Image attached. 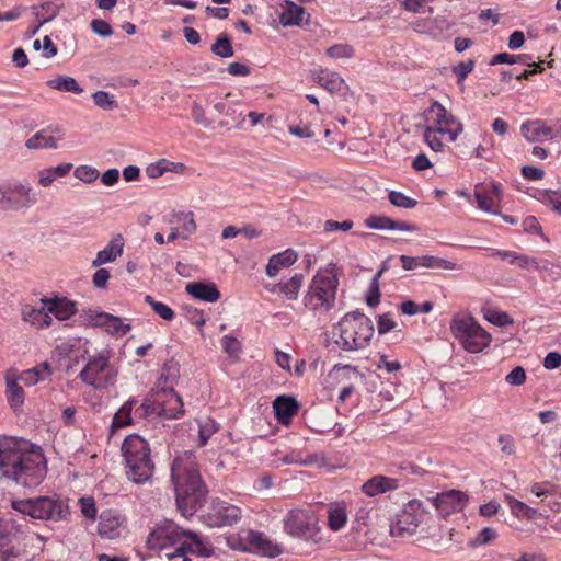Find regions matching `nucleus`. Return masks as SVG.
Instances as JSON below:
<instances>
[{"label":"nucleus","instance_id":"obj_20","mask_svg":"<svg viewBox=\"0 0 561 561\" xmlns=\"http://www.w3.org/2000/svg\"><path fill=\"white\" fill-rule=\"evenodd\" d=\"M242 516V511L239 506L221 502L218 503L213 513L209 515L211 527H227L237 524Z\"/></svg>","mask_w":561,"mask_h":561},{"label":"nucleus","instance_id":"obj_44","mask_svg":"<svg viewBox=\"0 0 561 561\" xmlns=\"http://www.w3.org/2000/svg\"><path fill=\"white\" fill-rule=\"evenodd\" d=\"M72 169L71 163H61L57 167L43 169L39 171L38 183L43 187L49 186L56 179L66 176Z\"/></svg>","mask_w":561,"mask_h":561},{"label":"nucleus","instance_id":"obj_37","mask_svg":"<svg viewBox=\"0 0 561 561\" xmlns=\"http://www.w3.org/2000/svg\"><path fill=\"white\" fill-rule=\"evenodd\" d=\"M504 501L508 505L511 513L518 519L534 520L540 516L537 508L527 505L513 495L505 494Z\"/></svg>","mask_w":561,"mask_h":561},{"label":"nucleus","instance_id":"obj_42","mask_svg":"<svg viewBox=\"0 0 561 561\" xmlns=\"http://www.w3.org/2000/svg\"><path fill=\"white\" fill-rule=\"evenodd\" d=\"M534 198L542 205L549 207L552 211L561 216V188L560 190H536Z\"/></svg>","mask_w":561,"mask_h":561},{"label":"nucleus","instance_id":"obj_52","mask_svg":"<svg viewBox=\"0 0 561 561\" xmlns=\"http://www.w3.org/2000/svg\"><path fill=\"white\" fill-rule=\"evenodd\" d=\"M93 102L96 106L105 111H112L117 107L115 96L107 91L99 90L92 94Z\"/></svg>","mask_w":561,"mask_h":561},{"label":"nucleus","instance_id":"obj_39","mask_svg":"<svg viewBox=\"0 0 561 561\" xmlns=\"http://www.w3.org/2000/svg\"><path fill=\"white\" fill-rule=\"evenodd\" d=\"M305 14L306 11L302 7L293 1H286L279 14V22L283 26L300 25Z\"/></svg>","mask_w":561,"mask_h":561},{"label":"nucleus","instance_id":"obj_23","mask_svg":"<svg viewBox=\"0 0 561 561\" xmlns=\"http://www.w3.org/2000/svg\"><path fill=\"white\" fill-rule=\"evenodd\" d=\"M41 304L46 305L47 313L59 321L70 319L76 312V304L65 297L42 298Z\"/></svg>","mask_w":561,"mask_h":561},{"label":"nucleus","instance_id":"obj_41","mask_svg":"<svg viewBox=\"0 0 561 561\" xmlns=\"http://www.w3.org/2000/svg\"><path fill=\"white\" fill-rule=\"evenodd\" d=\"M31 9L35 19L39 22V25H44L53 21L59 14L60 4L56 1H45L33 5Z\"/></svg>","mask_w":561,"mask_h":561},{"label":"nucleus","instance_id":"obj_34","mask_svg":"<svg viewBox=\"0 0 561 561\" xmlns=\"http://www.w3.org/2000/svg\"><path fill=\"white\" fill-rule=\"evenodd\" d=\"M317 82L331 94L342 93L346 89L344 79L335 71L320 69L317 73Z\"/></svg>","mask_w":561,"mask_h":561},{"label":"nucleus","instance_id":"obj_64","mask_svg":"<svg viewBox=\"0 0 561 561\" xmlns=\"http://www.w3.org/2000/svg\"><path fill=\"white\" fill-rule=\"evenodd\" d=\"M501 451L507 456H512L516 453L515 439L508 434H501L497 437Z\"/></svg>","mask_w":561,"mask_h":561},{"label":"nucleus","instance_id":"obj_63","mask_svg":"<svg viewBox=\"0 0 561 561\" xmlns=\"http://www.w3.org/2000/svg\"><path fill=\"white\" fill-rule=\"evenodd\" d=\"M505 381L511 386H522L526 381V371L522 366L513 368L506 376Z\"/></svg>","mask_w":561,"mask_h":561},{"label":"nucleus","instance_id":"obj_50","mask_svg":"<svg viewBox=\"0 0 561 561\" xmlns=\"http://www.w3.org/2000/svg\"><path fill=\"white\" fill-rule=\"evenodd\" d=\"M517 62L522 65H530V57L528 55H512L508 53H500L494 55L490 60L491 66L499 64L514 65Z\"/></svg>","mask_w":561,"mask_h":561},{"label":"nucleus","instance_id":"obj_21","mask_svg":"<svg viewBox=\"0 0 561 561\" xmlns=\"http://www.w3.org/2000/svg\"><path fill=\"white\" fill-rule=\"evenodd\" d=\"M91 322L93 325L104 329L108 334L116 337L126 335L131 329V325L126 323L124 319L107 312L95 313L91 317Z\"/></svg>","mask_w":561,"mask_h":561},{"label":"nucleus","instance_id":"obj_22","mask_svg":"<svg viewBox=\"0 0 561 561\" xmlns=\"http://www.w3.org/2000/svg\"><path fill=\"white\" fill-rule=\"evenodd\" d=\"M401 479L392 478L382 474H376L369 478L363 485L362 492L369 496L375 497L387 492L396 491L401 486Z\"/></svg>","mask_w":561,"mask_h":561},{"label":"nucleus","instance_id":"obj_18","mask_svg":"<svg viewBox=\"0 0 561 561\" xmlns=\"http://www.w3.org/2000/svg\"><path fill=\"white\" fill-rule=\"evenodd\" d=\"M501 192L502 185L499 182H493L488 186L478 184L473 194L477 207L485 213L497 214L495 206L501 199Z\"/></svg>","mask_w":561,"mask_h":561},{"label":"nucleus","instance_id":"obj_55","mask_svg":"<svg viewBox=\"0 0 561 561\" xmlns=\"http://www.w3.org/2000/svg\"><path fill=\"white\" fill-rule=\"evenodd\" d=\"M484 318L492 324L504 328L513 323V319L508 313L495 309H488Z\"/></svg>","mask_w":561,"mask_h":561},{"label":"nucleus","instance_id":"obj_54","mask_svg":"<svg viewBox=\"0 0 561 561\" xmlns=\"http://www.w3.org/2000/svg\"><path fill=\"white\" fill-rule=\"evenodd\" d=\"M386 270V266H382L378 273L373 277L368 293L366 295V302L369 307H375L379 304L380 300V291H379V277L382 272Z\"/></svg>","mask_w":561,"mask_h":561},{"label":"nucleus","instance_id":"obj_27","mask_svg":"<svg viewBox=\"0 0 561 561\" xmlns=\"http://www.w3.org/2000/svg\"><path fill=\"white\" fill-rule=\"evenodd\" d=\"M22 320L36 329L48 328L51 324V317L47 313L46 305L41 307L24 305L21 310Z\"/></svg>","mask_w":561,"mask_h":561},{"label":"nucleus","instance_id":"obj_14","mask_svg":"<svg viewBox=\"0 0 561 561\" xmlns=\"http://www.w3.org/2000/svg\"><path fill=\"white\" fill-rule=\"evenodd\" d=\"M182 528L172 520L158 524L148 535L147 547L151 550H162L168 547H178Z\"/></svg>","mask_w":561,"mask_h":561},{"label":"nucleus","instance_id":"obj_53","mask_svg":"<svg viewBox=\"0 0 561 561\" xmlns=\"http://www.w3.org/2000/svg\"><path fill=\"white\" fill-rule=\"evenodd\" d=\"M421 267L455 270L456 263L433 255L420 256Z\"/></svg>","mask_w":561,"mask_h":561},{"label":"nucleus","instance_id":"obj_1","mask_svg":"<svg viewBox=\"0 0 561 561\" xmlns=\"http://www.w3.org/2000/svg\"><path fill=\"white\" fill-rule=\"evenodd\" d=\"M0 472L23 486H37L47 472L43 449L21 437L0 436Z\"/></svg>","mask_w":561,"mask_h":561},{"label":"nucleus","instance_id":"obj_61","mask_svg":"<svg viewBox=\"0 0 561 561\" xmlns=\"http://www.w3.org/2000/svg\"><path fill=\"white\" fill-rule=\"evenodd\" d=\"M81 513L88 519L94 520L96 518V506L94 499L91 496H83L79 499Z\"/></svg>","mask_w":561,"mask_h":561},{"label":"nucleus","instance_id":"obj_4","mask_svg":"<svg viewBox=\"0 0 561 561\" xmlns=\"http://www.w3.org/2000/svg\"><path fill=\"white\" fill-rule=\"evenodd\" d=\"M374 333L370 318L357 310L345 313L332 330L334 343L344 352L366 348Z\"/></svg>","mask_w":561,"mask_h":561},{"label":"nucleus","instance_id":"obj_57","mask_svg":"<svg viewBox=\"0 0 561 561\" xmlns=\"http://www.w3.org/2000/svg\"><path fill=\"white\" fill-rule=\"evenodd\" d=\"M389 202L400 208L411 209L414 208L417 204V202L402 192L399 191H390L388 194Z\"/></svg>","mask_w":561,"mask_h":561},{"label":"nucleus","instance_id":"obj_8","mask_svg":"<svg viewBox=\"0 0 561 561\" xmlns=\"http://www.w3.org/2000/svg\"><path fill=\"white\" fill-rule=\"evenodd\" d=\"M110 350H102L90 356L78 377L83 383L95 390H104L115 385L117 369L110 364Z\"/></svg>","mask_w":561,"mask_h":561},{"label":"nucleus","instance_id":"obj_40","mask_svg":"<svg viewBox=\"0 0 561 561\" xmlns=\"http://www.w3.org/2000/svg\"><path fill=\"white\" fill-rule=\"evenodd\" d=\"M388 471L391 474H398L403 478L409 476L422 477L426 472L422 467L408 459L391 461L388 465Z\"/></svg>","mask_w":561,"mask_h":561},{"label":"nucleus","instance_id":"obj_51","mask_svg":"<svg viewBox=\"0 0 561 561\" xmlns=\"http://www.w3.org/2000/svg\"><path fill=\"white\" fill-rule=\"evenodd\" d=\"M145 301L151 307V309L163 320L172 321L175 318L173 309L161 301L154 300L151 296L147 295Z\"/></svg>","mask_w":561,"mask_h":561},{"label":"nucleus","instance_id":"obj_30","mask_svg":"<svg viewBox=\"0 0 561 561\" xmlns=\"http://www.w3.org/2000/svg\"><path fill=\"white\" fill-rule=\"evenodd\" d=\"M62 136V133L57 129L55 131L41 129L26 140L25 146L28 149H56Z\"/></svg>","mask_w":561,"mask_h":561},{"label":"nucleus","instance_id":"obj_16","mask_svg":"<svg viewBox=\"0 0 561 561\" xmlns=\"http://www.w3.org/2000/svg\"><path fill=\"white\" fill-rule=\"evenodd\" d=\"M178 542L180 551H185L199 558H208L214 553V547L210 541L194 531L182 529Z\"/></svg>","mask_w":561,"mask_h":561},{"label":"nucleus","instance_id":"obj_48","mask_svg":"<svg viewBox=\"0 0 561 561\" xmlns=\"http://www.w3.org/2000/svg\"><path fill=\"white\" fill-rule=\"evenodd\" d=\"M133 416L135 421L157 416L151 393L147 396L141 403L138 402L134 407Z\"/></svg>","mask_w":561,"mask_h":561},{"label":"nucleus","instance_id":"obj_45","mask_svg":"<svg viewBox=\"0 0 561 561\" xmlns=\"http://www.w3.org/2000/svg\"><path fill=\"white\" fill-rule=\"evenodd\" d=\"M19 380L8 379L7 380V400L9 405L18 411L24 404V390L22 386L19 385Z\"/></svg>","mask_w":561,"mask_h":561},{"label":"nucleus","instance_id":"obj_38","mask_svg":"<svg viewBox=\"0 0 561 561\" xmlns=\"http://www.w3.org/2000/svg\"><path fill=\"white\" fill-rule=\"evenodd\" d=\"M304 283V275L300 273H296L293 275L288 280L280 282L276 285H274L268 290L273 294L280 293L285 295V297L289 300L297 299L299 295V290Z\"/></svg>","mask_w":561,"mask_h":561},{"label":"nucleus","instance_id":"obj_24","mask_svg":"<svg viewBox=\"0 0 561 561\" xmlns=\"http://www.w3.org/2000/svg\"><path fill=\"white\" fill-rule=\"evenodd\" d=\"M520 133L530 142L552 140V128L545 121L534 119L522 124Z\"/></svg>","mask_w":561,"mask_h":561},{"label":"nucleus","instance_id":"obj_17","mask_svg":"<svg viewBox=\"0 0 561 561\" xmlns=\"http://www.w3.org/2000/svg\"><path fill=\"white\" fill-rule=\"evenodd\" d=\"M31 192L32 187L28 185L13 184L5 191H0V204L11 209L27 208L36 202Z\"/></svg>","mask_w":561,"mask_h":561},{"label":"nucleus","instance_id":"obj_46","mask_svg":"<svg viewBox=\"0 0 561 561\" xmlns=\"http://www.w3.org/2000/svg\"><path fill=\"white\" fill-rule=\"evenodd\" d=\"M198 423V444L205 446L209 438L219 431V423L211 417H203L197 421Z\"/></svg>","mask_w":561,"mask_h":561},{"label":"nucleus","instance_id":"obj_25","mask_svg":"<svg viewBox=\"0 0 561 561\" xmlns=\"http://www.w3.org/2000/svg\"><path fill=\"white\" fill-rule=\"evenodd\" d=\"M124 238L122 234L113 237L108 243L100 250L92 261L93 267H99L103 264L112 263L119 257L124 252Z\"/></svg>","mask_w":561,"mask_h":561},{"label":"nucleus","instance_id":"obj_36","mask_svg":"<svg viewBox=\"0 0 561 561\" xmlns=\"http://www.w3.org/2000/svg\"><path fill=\"white\" fill-rule=\"evenodd\" d=\"M137 403H138V399L133 397V398H129L119 408V410L114 414L113 420H112V424H111L112 433L115 430L129 426L135 422L134 416H133V410Z\"/></svg>","mask_w":561,"mask_h":561},{"label":"nucleus","instance_id":"obj_28","mask_svg":"<svg viewBox=\"0 0 561 561\" xmlns=\"http://www.w3.org/2000/svg\"><path fill=\"white\" fill-rule=\"evenodd\" d=\"M15 533L14 523L0 517V561H10L14 557L12 540Z\"/></svg>","mask_w":561,"mask_h":561},{"label":"nucleus","instance_id":"obj_5","mask_svg":"<svg viewBox=\"0 0 561 561\" xmlns=\"http://www.w3.org/2000/svg\"><path fill=\"white\" fill-rule=\"evenodd\" d=\"M121 450L127 479L136 484L148 482L154 472L149 443L138 434H130L123 440Z\"/></svg>","mask_w":561,"mask_h":561},{"label":"nucleus","instance_id":"obj_11","mask_svg":"<svg viewBox=\"0 0 561 561\" xmlns=\"http://www.w3.org/2000/svg\"><path fill=\"white\" fill-rule=\"evenodd\" d=\"M231 548L267 558H276L284 552L280 543L271 540L261 531L247 530L238 538L230 539Z\"/></svg>","mask_w":561,"mask_h":561},{"label":"nucleus","instance_id":"obj_35","mask_svg":"<svg viewBox=\"0 0 561 561\" xmlns=\"http://www.w3.org/2000/svg\"><path fill=\"white\" fill-rule=\"evenodd\" d=\"M53 374V369L47 362H43L33 368L23 370L18 380L25 387H32L46 380Z\"/></svg>","mask_w":561,"mask_h":561},{"label":"nucleus","instance_id":"obj_6","mask_svg":"<svg viewBox=\"0 0 561 561\" xmlns=\"http://www.w3.org/2000/svg\"><path fill=\"white\" fill-rule=\"evenodd\" d=\"M339 277L334 267L319 270L304 295V306L314 316L328 313L335 306Z\"/></svg>","mask_w":561,"mask_h":561},{"label":"nucleus","instance_id":"obj_49","mask_svg":"<svg viewBox=\"0 0 561 561\" xmlns=\"http://www.w3.org/2000/svg\"><path fill=\"white\" fill-rule=\"evenodd\" d=\"M211 51L221 58L233 56L234 51L227 34L222 33L217 37L216 42L211 45Z\"/></svg>","mask_w":561,"mask_h":561},{"label":"nucleus","instance_id":"obj_19","mask_svg":"<svg viewBox=\"0 0 561 561\" xmlns=\"http://www.w3.org/2000/svg\"><path fill=\"white\" fill-rule=\"evenodd\" d=\"M125 517L119 513L112 510L104 511L100 515L99 535L107 539L118 538L125 529Z\"/></svg>","mask_w":561,"mask_h":561},{"label":"nucleus","instance_id":"obj_33","mask_svg":"<svg viewBox=\"0 0 561 561\" xmlns=\"http://www.w3.org/2000/svg\"><path fill=\"white\" fill-rule=\"evenodd\" d=\"M297 260L298 254L293 249H286L283 252L272 255L266 265L267 276L276 277L280 270L291 266Z\"/></svg>","mask_w":561,"mask_h":561},{"label":"nucleus","instance_id":"obj_26","mask_svg":"<svg viewBox=\"0 0 561 561\" xmlns=\"http://www.w3.org/2000/svg\"><path fill=\"white\" fill-rule=\"evenodd\" d=\"M328 528L334 533L342 530L348 522V511L345 501H335L328 505Z\"/></svg>","mask_w":561,"mask_h":561},{"label":"nucleus","instance_id":"obj_43","mask_svg":"<svg viewBox=\"0 0 561 561\" xmlns=\"http://www.w3.org/2000/svg\"><path fill=\"white\" fill-rule=\"evenodd\" d=\"M46 84L54 90L61 92H71L75 94L83 93V88L77 82L73 77L69 76H57L53 79L47 80Z\"/></svg>","mask_w":561,"mask_h":561},{"label":"nucleus","instance_id":"obj_3","mask_svg":"<svg viewBox=\"0 0 561 561\" xmlns=\"http://www.w3.org/2000/svg\"><path fill=\"white\" fill-rule=\"evenodd\" d=\"M463 126L437 101L424 113L423 139L434 151H443L446 142H454L462 133Z\"/></svg>","mask_w":561,"mask_h":561},{"label":"nucleus","instance_id":"obj_10","mask_svg":"<svg viewBox=\"0 0 561 561\" xmlns=\"http://www.w3.org/2000/svg\"><path fill=\"white\" fill-rule=\"evenodd\" d=\"M450 330L462 347L470 353H479L488 347L491 335L472 317L453 319Z\"/></svg>","mask_w":561,"mask_h":561},{"label":"nucleus","instance_id":"obj_2","mask_svg":"<svg viewBox=\"0 0 561 561\" xmlns=\"http://www.w3.org/2000/svg\"><path fill=\"white\" fill-rule=\"evenodd\" d=\"M176 506L185 518L192 517L207 500L208 489L204 483L196 457L192 451L176 456L171 466Z\"/></svg>","mask_w":561,"mask_h":561},{"label":"nucleus","instance_id":"obj_58","mask_svg":"<svg viewBox=\"0 0 561 561\" xmlns=\"http://www.w3.org/2000/svg\"><path fill=\"white\" fill-rule=\"evenodd\" d=\"M184 317L193 325L203 327L205 324L204 312L192 306H184Z\"/></svg>","mask_w":561,"mask_h":561},{"label":"nucleus","instance_id":"obj_12","mask_svg":"<svg viewBox=\"0 0 561 561\" xmlns=\"http://www.w3.org/2000/svg\"><path fill=\"white\" fill-rule=\"evenodd\" d=\"M421 506L422 505L419 501H410L405 507L397 515L396 520L391 524V536L404 537L416 533V529L423 519Z\"/></svg>","mask_w":561,"mask_h":561},{"label":"nucleus","instance_id":"obj_31","mask_svg":"<svg viewBox=\"0 0 561 561\" xmlns=\"http://www.w3.org/2000/svg\"><path fill=\"white\" fill-rule=\"evenodd\" d=\"M365 226L375 230L414 231L416 227L405 221H397L386 216L371 215L365 220Z\"/></svg>","mask_w":561,"mask_h":561},{"label":"nucleus","instance_id":"obj_7","mask_svg":"<svg viewBox=\"0 0 561 561\" xmlns=\"http://www.w3.org/2000/svg\"><path fill=\"white\" fill-rule=\"evenodd\" d=\"M12 508L33 519L67 522L70 515L68 503L58 495H41L12 502Z\"/></svg>","mask_w":561,"mask_h":561},{"label":"nucleus","instance_id":"obj_29","mask_svg":"<svg viewBox=\"0 0 561 561\" xmlns=\"http://www.w3.org/2000/svg\"><path fill=\"white\" fill-rule=\"evenodd\" d=\"M273 409L278 422L283 425H288L293 416L297 414L299 403L293 397L279 396L273 402Z\"/></svg>","mask_w":561,"mask_h":561},{"label":"nucleus","instance_id":"obj_60","mask_svg":"<svg viewBox=\"0 0 561 561\" xmlns=\"http://www.w3.org/2000/svg\"><path fill=\"white\" fill-rule=\"evenodd\" d=\"M476 62L472 59L461 61L453 67V72L457 77V82L461 83L474 69Z\"/></svg>","mask_w":561,"mask_h":561},{"label":"nucleus","instance_id":"obj_9","mask_svg":"<svg viewBox=\"0 0 561 561\" xmlns=\"http://www.w3.org/2000/svg\"><path fill=\"white\" fill-rule=\"evenodd\" d=\"M284 533L306 542L321 541V527L317 517L308 510H289L283 518Z\"/></svg>","mask_w":561,"mask_h":561},{"label":"nucleus","instance_id":"obj_62","mask_svg":"<svg viewBox=\"0 0 561 561\" xmlns=\"http://www.w3.org/2000/svg\"><path fill=\"white\" fill-rule=\"evenodd\" d=\"M221 345L224 351L231 357L238 356L241 351L240 342L234 336L229 334L222 336Z\"/></svg>","mask_w":561,"mask_h":561},{"label":"nucleus","instance_id":"obj_56","mask_svg":"<svg viewBox=\"0 0 561 561\" xmlns=\"http://www.w3.org/2000/svg\"><path fill=\"white\" fill-rule=\"evenodd\" d=\"M325 54L333 59H350L354 56V48L348 44H335L328 47Z\"/></svg>","mask_w":561,"mask_h":561},{"label":"nucleus","instance_id":"obj_15","mask_svg":"<svg viewBox=\"0 0 561 561\" xmlns=\"http://www.w3.org/2000/svg\"><path fill=\"white\" fill-rule=\"evenodd\" d=\"M431 502L442 516L447 517L463 511L469 502V496L460 490H447L437 493L431 499Z\"/></svg>","mask_w":561,"mask_h":561},{"label":"nucleus","instance_id":"obj_13","mask_svg":"<svg viewBox=\"0 0 561 561\" xmlns=\"http://www.w3.org/2000/svg\"><path fill=\"white\" fill-rule=\"evenodd\" d=\"M151 394L157 416L172 420L184 414L183 401L172 388L153 389Z\"/></svg>","mask_w":561,"mask_h":561},{"label":"nucleus","instance_id":"obj_47","mask_svg":"<svg viewBox=\"0 0 561 561\" xmlns=\"http://www.w3.org/2000/svg\"><path fill=\"white\" fill-rule=\"evenodd\" d=\"M176 224L180 226L178 229L182 230V238L187 239L196 230V224L192 211H181L174 215Z\"/></svg>","mask_w":561,"mask_h":561},{"label":"nucleus","instance_id":"obj_59","mask_svg":"<svg viewBox=\"0 0 561 561\" xmlns=\"http://www.w3.org/2000/svg\"><path fill=\"white\" fill-rule=\"evenodd\" d=\"M75 176L84 183H92L99 176V171L90 165H80L75 170Z\"/></svg>","mask_w":561,"mask_h":561},{"label":"nucleus","instance_id":"obj_32","mask_svg":"<svg viewBox=\"0 0 561 561\" xmlns=\"http://www.w3.org/2000/svg\"><path fill=\"white\" fill-rule=\"evenodd\" d=\"M185 289L190 296L201 301L216 302L220 298V291L213 283L193 282Z\"/></svg>","mask_w":561,"mask_h":561}]
</instances>
